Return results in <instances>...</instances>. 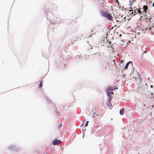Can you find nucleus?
<instances>
[{
	"label": "nucleus",
	"instance_id": "f257e3e1",
	"mask_svg": "<svg viewBox=\"0 0 154 154\" xmlns=\"http://www.w3.org/2000/svg\"><path fill=\"white\" fill-rule=\"evenodd\" d=\"M100 14L102 16L106 17L109 20H112V19L111 15L107 13L106 11H101Z\"/></svg>",
	"mask_w": 154,
	"mask_h": 154
},
{
	"label": "nucleus",
	"instance_id": "f03ea898",
	"mask_svg": "<svg viewBox=\"0 0 154 154\" xmlns=\"http://www.w3.org/2000/svg\"><path fill=\"white\" fill-rule=\"evenodd\" d=\"M61 142V141L60 140L55 139L53 141L52 143L54 145H57L58 144L60 143Z\"/></svg>",
	"mask_w": 154,
	"mask_h": 154
},
{
	"label": "nucleus",
	"instance_id": "7ed1b4c3",
	"mask_svg": "<svg viewBox=\"0 0 154 154\" xmlns=\"http://www.w3.org/2000/svg\"><path fill=\"white\" fill-rule=\"evenodd\" d=\"M117 89V87H115V88H114V87H113L112 88L111 87H109L106 90V92H110V91H112L114 90Z\"/></svg>",
	"mask_w": 154,
	"mask_h": 154
},
{
	"label": "nucleus",
	"instance_id": "20e7f679",
	"mask_svg": "<svg viewBox=\"0 0 154 154\" xmlns=\"http://www.w3.org/2000/svg\"><path fill=\"white\" fill-rule=\"evenodd\" d=\"M129 65H130L131 66L132 65V63L131 61H129L127 62L125 66L123 67V68L124 70L128 69Z\"/></svg>",
	"mask_w": 154,
	"mask_h": 154
},
{
	"label": "nucleus",
	"instance_id": "39448f33",
	"mask_svg": "<svg viewBox=\"0 0 154 154\" xmlns=\"http://www.w3.org/2000/svg\"><path fill=\"white\" fill-rule=\"evenodd\" d=\"M8 149L10 150H14L16 149V147L14 145H11L9 146Z\"/></svg>",
	"mask_w": 154,
	"mask_h": 154
},
{
	"label": "nucleus",
	"instance_id": "423d86ee",
	"mask_svg": "<svg viewBox=\"0 0 154 154\" xmlns=\"http://www.w3.org/2000/svg\"><path fill=\"white\" fill-rule=\"evenodd\" d=\"M107 94V97H108V101H111L112 95L110 94V92H106Z\"/></svg>",
	"mask_w": 154,
	"mask_h": 154
},
{
	"label": "nucleus",
	"instance_id": "0eeeda50",
	"mask_svg": "<svg viewBox=\"0 0 154 154\" xmlns=\"http://www.w3.org/2000/svg\"><path fill=\"white\" fill-rule=\"evenodd\" d=\"M148 9V7L147 6L144 5L143 6V12H144L145 14H146L147 12V11Z\"/></svg>",
	"mask_w": 154,
	"mask_h": 154
},
{
	"label": "nucleus",
	"instance_id": "6e6552de",
	"mask_svg": "<svg viewBox=\"0 0 154 154\" xmlns=\"http://www.w3.org/2000/svg\"><path fill=\"white\" fill-rule=\"evenodd\" d=\"M107 106L108 107H109V108L111 109V108H112V105L110 103V101H108V102L107 103Z\"/></svg>",
	"mask_w": 154,
	"mask_h": 154
},
{
	"label": "nucleus",
	"instance_id": "1a4fd4ad",
	"mask_svg": "<svg viewBox=\"0 0 154 154\" xmlns=\"http://www.w3.org/2000/svg\"><path fill=\"white\" fill-rule=\"evenodd\" d=\"M124 108H122L120 109L119 112L120 115H122L124 114Z\"/></svg>",
	"mask_w": 154,
	"mask_h": 154
},
{
	"label": "nucleus",
	"instance_id": "9d476101",
	"mask_svg": "<svg viewBox=\"0 0 154 154\" xmlns=\"http://www.w3.org/2000/svg\"><path fill=\"white\" fill-rule=\"evenodd\" d=\"M129 12L131 11V13L132 14H133L134 15H135V14L134 13H136V14H137V13H136V11L134 10V11H133V10H130L129 11Z\"/></svg>",
	"mask_w": 154,
	"mask_h": 154
},
{
	"label": "nucleus",
	"instance_id": "9b49d317",
	"mask_svg": "<svg viewBox=\"0 0 154 154\" xmlns=\"http://www.w3.org/2000/svg\"><path fill=\"white\" fill-rule=\"evenodd\" d=\"M152 25L151 26L150 25H148V26H147V29H148L150 31H151V27H152Z\"/></svg>",
	"mask_w": 154,
	"mask_h": 154
},
{
	"label": "nucleus",
	"instance_id": "f8f14e48",
	"mask_svg": "<svg viewBox=\"0 0 154 154\" xmlns=\"http://www.w3.org/2000/svg\"><path fill=\"white\" fill-rule=\"evenodd\" d=\"M138 78L140 81L142 82L143 81L142 79H141V77L140 75L139 74H138Z\"/></svg>",
	"mask_w": 154,
	"mask_h": 154
},
{
	"label": "nucleus",
	"instance_id": "ddd939ff",
	"mask_svg": "<svg viewBox=\"0 0 154 154\" xmlns=\"http://www.w3.org/2000/svg\"><path fill=\"white\" fill-rule=\"evenodd\" d=\"M47 100V102L49 103H51V101L49 99L48 97H46Z\"/></svg>",
	"mask_w": 154,
	"mask_h": 154
},
{
	"label": "nucleus",
	"instance_id": "4468645a",
	"mask_svg": "<svg viewBox=\"0 0 154 154\" xmlns=\"http://www.w3.org/2000/svg\"><path fill=\"white\" fill-rule=\"evenodd\" d=\"M137 12H136V13H139V14H142V13H141V12L139 10H138L137 9Z\"/></svg>",
	"mask_w": 154,
	"mask_h": 154
},
{
	"label": "nucleus",
	"instance_id": "2eb2a0df",
	"mask_svg": "<svg viewBox=\"0 0 154 154\" xmlns=\"http://www.w3.org/2000/svg\"><path fill=\"white\" fill-rule=\"evenodd\" d=\"M42 83H43L42 81H41L40 82V84H39V87H41L42 86Z\"/></svg>",
	"mask_w": 154,
	"mask_h": 154
},
{
	"label": "nucleus",
	"instance_id": "dca6fc26",
	"mask_svg": "<svg viewBox=\"0 0 154 154\" xmlns=\"http://www.w3.org/2000/svg\"><path fill=\"white\" fill-rule=\"evenodd\" d=\"M88 122H89V121H86V123H85V127H87L88 125Z\"/></svg>",
	"mask_w": 154,
	"mask_h": 154
},
{
	"label": "nucleus",
	"instance_id": "f3484780",
	"mask_svg": "<svg viewBox=\"0 0 154 154\" xmlns=\"http://www.w3.org/2000/svg\"><path fill=\"white\" fill-rule=\"evenodd\" d=\"M151 18H149V17H148V16H147V17H146V18H145V19H147V20H148V19H149V22H150V20H151Z\"/></svg>",
	"mask_w": 154,
	"mask_h": 154
},
{
	"label": "nucleus",
	"instance_id": "a211bd4d",
	"mask_svg": "<svg viewBox=\"0 0 154 154\" xmlns=\"http://www.w3.org/2000/svg\"><path fill=\"white\" fill-rule=\"evenodd\" d=\"M95 113H94L93 114V115L92 116V117L93 118H94L95 117Z\"/></svg>",
	"mask_w": 154,
	"mask_h": 154
},
{
	"label": "nucleus",
	"instance_id": "6ab92c4d",
	"mask_svg": "<svg viewBox=\"0 0 154 154\" xmlns=\"http://www.w3.org/2000/svg\"><path fill=\"white\" fill-rule=\"evenodd\" d=\"M116 2L118 4H119V2L118 0H116Z\"/></svg>",
	"mask_w": 154,
	"mask_h": 154
},
{
	"label": "nucleus",
	"instance_id": "aec40b11",
	"mask_svg": "<svg viewBox=\"0 0 154 154\" xmlns=\"http://www.w3.org/2000/svg\"><path fill=\"white\" fill-rule=\"evenodd\" d=\"M62 126V124H60L59 128H61V127Z\"/></svg>",
	"mask_w": 154,
	"mask_h": 154
},
{
	"label": "nucleus",
	"instance_id": "412c9836",
	"mask_svg": "<svg viewBox=\"0 0 154 154\" xmlns=\"http://www.w3.org/2000/svg\"><path fill=\"white\" fill-rule=\"evenodd\" d=\"M146 51H144V52L143 53V54L145 53V54H146Z\"/></svg>",
	"mask_w": 154,
	"mask_h": 154
},
{
	"label": "nucleus",
	"instance_id": "4be33fe9",
	"mask_svg": "<svg viewBox=\"0 0 154 154\" xmlns=\"http://www.w3.org/2000/svg\"><path fill=\"white\" fill-rule=\"evenodd\" d=\"M110 94H113V92H110Z\"/></svg>",
	"mask_w": 154,
	"mask_h": 154
},
{
	"label": "nucleus",
	"instance_id": "5701e85b",
	"mask_svg": "<svg viewBox=\"0 0 154 154\" xmlns=\"http://www.w3.org/2000/svg\"><path fill=\"white\" fill-rule=\"evenodd\" d=\"M150 87L151 88H152L153 87V86L152 85H151L150 86Z\"/></svg>",
	"mask_w": 154,
	"mask_h": 154
},
{
	"label": "nucleus",
	"instance_id": "b1692460",
	"mask_svg": "<svg viewBox=\"0 0 154 154\" xmlns=\"http://www.w3.org/2000/svg\"><path fill=\"white\" fill-rule=\"evenodd\" d=\"M152 6L153 7H154V2L152 4Z\"/></svg>",
	"mask_w": 154,
	"mask_h": 154
},
{
	"label": "nucleus",
	"instance_id": "393cba45",
	"mask_svg": "<svg viewBox=\"0 0 154 154\" xmlns=\"http://www.w3.org/2000/svg\"><path fill=\"white\" fill-rule=\"evenodd\" d=\"M152 98H153V100H154V96H152Z\"/></svg>",
	"mask_w": 154,
	"mask_h": 154
},
{
	"label": "nucleus",
	"instance_id": "a878e982",
	"mask_svg": "<svg viewBox=\"0 0 154 154\" xmlns=\"http://www.w3.org/2000/svg\"><path fill=\"white\" fill-rule=\"evenodd\" d=\"M146 30H149L148 29H147V27H146Z\"/></svg>",
	"mask_w": 154,
	"mask_h": 154
},
{
	"label": "nucleus",
	"instance_id": "bb28decb",
	"mask_svg": "<svg viewBox=\"0 0 154 154\" xmlns=\"http://www.w3.org/2000/svg\"><path fill=\"white\" fill-rule=\"evenodd\" d=\"M119 36H122V35L121 34H120V35H119Z\"/></svg>",
	"mask_w": 154,
	"mask_h": 154
},
{
	"label": "nucleus",
	"instance_id": "cd10ccee",
	"mask_svg": "<svg viewBox=\"0 0 154 154\" xmlns=\"http://www.w3.org/2000/svg\"><path fill=\"white\" fill-rule=\"evenodd\" d=\"M125 17L124 18V19H125Z\"/></svg>",
	"mask_w": 154,
	"mask_h": 154
},
{
	"label": "nucleus",
	"instance_id": "c85d7f7f",
	"mask_svg": "<svg viewBox=\"0 0 154 154\" xmlns=\"http://www.w3.org/2000/svg\"><path fill=\"white\" fill-rule=\"evenodd\" d=\"M121 63H123V61H122L121 62Z\"/></svg>",
	"mask_w": 154,
	"mask_h": 154
},
{
	"label": "nucleus",
	"instance_id": "c756f323",
	"mask_svg": "<svg viewBox=\"0 0 154 154\" xmlns=\"http://www.w3.org/2000/svg\"><path fill=\"white\" fill-rule=\"evenodd\" d=\"M82 138H84V134H83V136Z\"/></svg>",
	"mask_w": 154,
	"mask_h": 154
},
{
	"label": "nucleus",
	"instance_id": "7c9ffc66",
	"mask_svg": "<svg viewBox=\"0 0 154 154\" xmlns=\"http://www.w3.org/2000/svg\"><path fill=\"white\" fill-rule=\"evenodd\" d=\"M89 37H91V36L90 35V36H89Z\"/></svg>",
	"mask_w": 154,
	"mask_h": 154
},
{
	"label": "nucleus",
	"instance_id": "2f4dec72",
	"mask_svg": "<svg viewBox=\"0 0 154 154\" xmlns=\"http://www.w3.org/2000/svg\"><path fill=\"white\" fill-rule=\"evenodd\" d=\"M91 32H93V30H91Z\"/></svg>",
	"mask_w": 154,
	"mask_h": 154
},
{
	"label": "nucleus",
	"instance_id": "473e14b6",
	"mask_svg": "<svg viewBox=\"0 0 154 154\" xmlns=\"http://www.w3.org/2000/svg\"><path fill=\"white\" fill-rule=\"evenodd\" d=\"M151 94L152 95L153 94V93H151Z\"/></svg>",
	"mask_w": 154,
	"mask_h": 154
},
{
	"label": "nucleus",
	"instance_id": "72a5a7b5",
	"mask_svg": "<svg viewBox=\"0 0 154 154\" xmlns=\"http://www.w3.org/2000/svg\"><path fill=\"white\" fill-rule=\"evenodd\" d=\"M148 79H149V78H148Z\"/></svg>",
	"mask_w": 154,
	"mask_h": 154
},
{
	"label": "nucleus",
	"instance_id": "f704fd0d",
	"mask_svg": "<svg viewBox=\"0 0 154 154\" xmlns=\"http://www.w3.org/2000/svg\"><path fill=\"white\" fill-rule=\"evenodd\" d=\"M122 16H123L122 15V16H121V17H122Z\"/></svg>",
	"mask_w": 154,
	"mask_h": 154
},
{
	"label": "nucleus",
	"instance_id": "c9c22d12",
	"mask_svg": "<svg viewBox=\"0 0 154 154\" xmlns=\"http://www.w3.org/2000/svg\"><path fill=\"white\" fill-rule=\"evenodd\" d=\"M94 34H95V33H94V34L93 33V35H94Z\"/></svg>",
	"mask_w": 154,
	"mask_h": 154
}]
</instances>
